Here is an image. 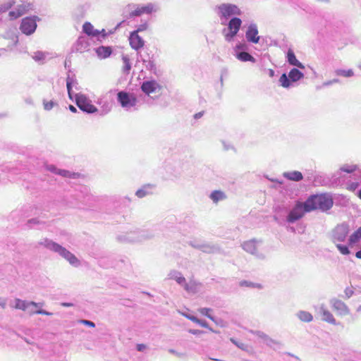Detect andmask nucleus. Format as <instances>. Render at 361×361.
<instances>
[{
	"mask_svg": "<svg viewBox=\"0 0 361 361\" xmlns=\"http://www.w3.org/2000/svg\"><path fill=\"white\" fill-rule=\"evenodd\" d=\"M214 11L219 16L222 25H227L228 32L225 33L226 29H224L223 33L226 41L230 42L233 40L234 37L239 32L242 20L237 16L242 15V11L240 8L233 4L223 3L217 5Z\"/></svg>",
	"mask_w": 361,
	"mask_h": 361,
	"instance_id": "f257e3e1",
	"label": "nucleus"
},
{
	"mask_svg": "<svg viewBox=\"0 0 361 361\" xmlns=\"http://www.w3.org/2000/svg\"><path fill=\"white\" fill-rule=\"evenodd\" d=\"M305 202L310 212L317 209L327 212L334 205L332 197L327 193L311 195Z\"/></svg>",
	"mask_w": 361,
	"mask_h": 361,
	"instance_id": "f03ea898",
	"label": "nucleus"
},
{
	"mask_svg": "<svg viewBox=\"0 0 361 361\" xmlns=\"http://www.w3.org/2000/svg\"><path fill=\"white\" fill-rule=\"evenodd\" d=\"M39 245L44 246L45 248L59 254L61 257L66 259L70 264L75 267H78L80 265L79 259L68 251L66 247L59 245V243L49 239L44 238L38 243Z\"/></svg>",
	"mask_w": 361,
	"mask_h": 361,
	"instance_id": "7ed1b4c3",
	"label": "nucleus"
},
{
	"mask_svg": "<svg viewBox=\"0 0 361 361\" xmlns=\"http://www.w3.org/2000/svg\"><path fill=\"white\" fill-rule=\"evenodd\" d=\"M154 236L152 232L149 231L140 230L131 231L124 235H118L117 240L123 243H136L142 242L152 238Z\"/></svg>",
	"mask_w": 361,
	"mask_h": 361,
	"instance_id": "20e7f679",
	"label": "nucleus"
},
{
	"mask_svg": "<svg viewBox=\"0 0 361 361\" xmlns=\"http://www.w3.org/2000/svg\"><path fill=\"white\" fill-rule=\"evenodd\" d=\"M307 212H310V211H307L305 202L297 201L293 209L289 211L286 216V221L289 224H294L302 219L305 214Z\"/></svg>",
	"mask_w": 361,
	"mask_h": 361,
	"instance_id": "39448f33",
	"label": "nucleus"
},
{
	"mask_svg": "<svg viewBox=\"0 0 361 361\" xmlns=\"http://www.w3.org/2000/svg\"><path fill=\"white\" fill-rule=\"evenodd\" d=\"M304 78V73L297 68H293L288 73H283L279 78L280 85L284 88H289L291 82H295Z\"/></svg>",
	"mask_w": 361,
	"mask_h": 361,
	"instance_id": "423d86ee",
	"label": "nucleus"
},
{
	"mask_svg": "<svg viewBox=\"0 0 361 361\" xmlns=\"http://www.w3.org/2000/svg\"><path fill=\"white\" fill-rule=\"evenodd\" d=\"M188 245L195 249L201 250L207 254H215L221 252V248L218 245L210 243L200 242L197 240H190Z\"/></svg>",
	"mask_w": 361,
	"mask_h": 361,
	"instance_id": "0eeeda50",
	"label": "nucleus"
},
{
	"mask_svg": "<svg viewBox=\"0 0 361 361\" xmlns=\"http://www.w3.org/2000/svg\"><path fill=\"white\" fill-rule=\"evenodd\" d=\"M75 104L83 112L91 114L98 111L97 108L92 104L91 101L82 94H75Z\"/></svg>",
	"mask_w": 361,
	"mask_h": 361,
	"instance_id": "6e6552de",
	"label": "nucleus"
},
{
	"mask_svg": "<svg viewBox=\"0 0 361 361\" xmlns=\"http://www.w3.org/2000/svg\"><path fill=\"white\" fill-rule=\"evenodd\" d=\"M39 20V18L36 16L23 18L20 25V31L26 35L33 34L37 27V20Z\"/></svg>",
	"mask_w": 361,
	"mask_h": 361,
	"instance_id": "1a4fd4ad",
	"label": "nucleus"
},
{
	"mask_svg": "<svg viewBox=\"0 0 361 361\" xmlns=\"http://www.w3.org/2000/svg\"><path fill=\"white\" fill-rule=\"evenodd\" d=\"M117 100L121 106L126 109L135 106L137 102L133 94L123 90L117 93Z\"/></svg>",
	"mask_w": 361,
	"mask_h": 361,
	"instance_id": "9d476101",
	"label": "nucleus"
},
{
	"mask_svg": "<svg viewBox=\"0 0 361 361\" xmlns=\"http://www.w3.org/2000/svg\"><path fill=\"white\" fill-rule=\"evenodd\" d=\"M349 226L346 224L338 225L332 231V240L334 243L344 242L349 233Z\"/></svg>",
	"mask_w": 361,
	"mask_h": 361,
	"instance_id": "9b49d317",
	"label": "nucleus"
},
{
	"mask_svg": "<svg viewBox=\"0 0 361 361\" xmlns=\"http://www.w3.org/2000/svg\"><path fill=\"white\" fill-rule=\"evenodd\" d=\"M261 243V241H257L255 239H252L248 241H245L242 244L243 249L248 253L255 256L257 259H264L265 255L258 252L257 249V243Z\"/></svg>",
	"mask_w": 361,
	"mask_h": 361,
	"instance_id": "f8f14e48",
	"label": "nucleus"
},
{
	"mask_svg": "<svg viewBox=\"0 0 361 361\" xmlns=\"http://www.w3.org/2000/svg\"><path fill=\"white\" fill-rule=\"evenodd\" d=\"M258 28L255 23L248 25L245 32V37L248 42L257 44L259 42L260 36L258 35Z\"/></svg>",
	"mask_w": 361,
	"mask_h": 361,
	"instance_id": "ddd939ff",
	"label": "nucleus"
},
{
	"mask_svg": "<svg viewBox=\"0 0 361 361\" xmlns=\"http://www.w3.org/2000/svg\"><path fill=\"white\" fill-rule=\"evenodd\" d=\"M140 89L145 94L149 96L151 93L159 91L161 86L154 80H145L142 83Z\"/></svg>",
	"mask_w": 361,
	"mask_h": 361,
	"instance_id": "4468645a",
	"label": "nucleus"
},
{
	"mask_svg": "<svg viewBox=\"0 0 361 361\" xmlns=\"http://www.w3.org/2000/svg\"><path fill=\"white\" fill-rule=\"evenodd\" d=\"M330 304L333 310L336 311L339 315L345 316L350 313L348 307L345 303L338 299L332 298L330 300Z\"/></svg>",
	"mask_w": 361,
	"mask_h": 361,
	"instance_id": "2eb2a0df",
	"label": "nucleus"
},
{
	"mask_svg": "<svg viewBox=\"0 0 361 361\" xmlns=\"http://www.w3.org/2000/svg\"><path fill=\"white\" fill-rule=\"evenodd\" d=\"M157 9L153 4L149 3L145 6H137V8L129 13L128 18H134L135 16H140L143 13L150 14Z\"/></svg>",
	"mask_w": 361,
	"mask_h": 361,
	"instance_id": "dca6fc26",
	"label": "nucleus"
},
{
	"mask_svg": "<svg viewBox=\"0 0 361 361\" xmlns=\"http://www.w3.org/2000/svg\"><path fill=\"white\" fill-rule=\"evenodd\" d=\"M129 42L131 48L137 51L145 45L144 39L135 32L130 33Z\"/></svg>",
	"mask_w": 361,
	"mask_h": 361,
	"instance_id": "f3484780",
	"label": "nucleus"
},
{
	"mask_svg": "<svg viewBox=\"0 0 361 361\" xmlns=\"http://www.w3.org/2000/svg\"><path fill=\"white\" fill-rule=\"evenodd\" d=\"M286 61L290 66H295L300 69H305V66L295 56V54L292 49H288L286 53Z\"/></svg>",
	"mask_w": 361,
	"mask_h": 361,
	"instance_id": "a211bd4d",
	"label": "nucleus"
},
{
	"mask_svg": "<svg viewBox=\"0 0 361 361\" xmlns=\"http://www.w3.org/2000/svg\"><path fill=\"white\" fill-rule=\"evenodd\" d=\"M183 315L187 319H190V321L200 325L201 326L208 329L210 331H212L216 334L219 333V331H214L212 328H211L205 320L200 319L197 317L190 314L183 313Z\"/></svg>",
	"mask_w": 361,
	"mask_h": 361,
	"instance_id": "6ab92c4d",
	"label": "nucleus"
},
{
	"mask_svg": "<svg viewBox=\"0 0 361 361\" xmlns=\"http://www.w3.org/2000/svg\"><path fill=\"white\" fill-rule=\"evenodd\" d=\"M89 46L87 39L85 37H80L75 43V49L78 52L82 53L88 50Z\"/></svg>",
	"mask_w": 361,
	"mask_h": 361,
	"instance_id": "aec40b11",
	"label": "nucleus"
},
{
	"mask_svg": "<svg viewBox=\"0 0 361 361\" xmlns=\"http://www.w3.org/2000/svg\"><path fill=\"white\" fill-rule=\"evenodd\" d=\"M97 56L99 59H106L112 54V49L111 47L100 46L94 49Z\"/></svg>",
	"mask_w": 361,
	"mask_h": 361,
	"instance_id": "412c9836",
	"label": "nucleus"
},
{
	"mask_svg": "<svg viewBox=\"0 0 361 361\" xmlns=\"http://www.w3.org/2000/svg\"><path fill=\"white\" fill-rule=\"evenodd\" d=\"M283 176L287 180L295 182H299L303 179L302 173L298 171L284 172Z\"/></svg>",
	"mask_w": 361,
	"mask_h": 361,
	"instance_id": "4be33fe9",
	"label": "nucleus"
},
{
	"mask_svg": "<svg viewBox=\"0 0 361 361\" xmlns=\"http://www.w3.org/2000/svg\"><path fill=\"white\" fill-rule=\"evenodd\" d=\"M320 313L322 314V319L331 324H336V319H334L333 314L326 310L324 305H322L320 307Z\"/></svg>",
	"mask_w": 361,
	"mask_h": 361,
	"instance_id": "5701e85b",
	"label": "nucleus"
},
{
	"mask_svg": "<svg viewBox=\"0 0 361 361\" xmlns=\"http://www.w3.org/2000/svg\"><path fill=\"white\" fill-rule=\"evenodd\" d=\"M32 305H37L35 304V302H33V301L27 302L26 300H20L18 298H16L15 300L14 307L16 309L26 311L27 310H29L30 307H32Z\"/></svg>",
	"mask_w": 361,
	"mask_h": 361,
	"instance_id": "b1692460",
	"label": "nucleus"
},
{
	"mask_svg": "<svg viewBox=\"0 0 361 361\" xmlns=\"http://www.w3.org/2000/svg\"><path fill=\"white\" fill-rule=\"evenodd\" d=\"M168 279L175 280L179 285H183L185 278L177 270H171L168 274Z\"/></svg>",
	"mask_w": 361,
	"mask_h": 361,
	"instance_id": "393cba45",
	"label": "nucleus"
},
{
	"mask_svg": "<svg viewBox=\"0 0 361 361\" xmlns=\"http://www.w3.org/2000/svg\"><path fill=\"white\" fill-rule=\"evenodd\" d=\"M235 57L243 62L250 61L255 63L256 59L247 51H236L235 54Z\"/></svg>",
	"mask_w": 361,
	"mask_h": 361,
	"instance_id": "a878e982",
	"label": "nucleus"
},
{
	"mask_svg": "<svg viewBox=\"0 0 361 361\" xmlns=\"http://www.w3.org/2000/svg\"><path fill=\"white\" fill-rule=\"evenodd\" d=\"M154 185L147 184L143 185L140 189L137 190L135 192V195L139 198H142L148 195H150L152 193V192L150 190Z\"/></svg>",
	"mask_w": 361,
	"mask_h": 361,
	"instance_id": "bb28decb",
	"label": "nucleus"
},
{
	"mask_svg": "<svg viewBox=\"0 0 361 361\" xmlns=\"http://www.w3.org/2000/svg\"><path fill=\"white\" fill-rule=\"evenodd\" d=\"M209 197L214 203H217L219 201L226 199V195L221 190H214L211 192Z\"/></svg>",
	"mask_w": 361,
	"mask_h": 361,
	"instance_id": "cd10ccee",
	"label": "nucleus"
},
{
	"mask_svg": "<svg viewBox=\"0 0 361 361\" xmlns=\"http://www.w3.org/2000/svg\"><path fill=\"white\" fill-rule=\"evenodd\" d=\"M148 59L145 57L142 58V61L143 63H145L146 68L149 71H150L152 73H153L155 75H158L157 73V68L156 67V65L153 61L149 60V54H147Z\"/></svg>",
	"mask_w": 361,
	"mask_h": 361,
	"instance_id": "c85d7f7f",
	"label": "nucleus"
},
{
	"mask_svg": "<svg viewBox=\"0 0 361 361\" xmlns=\"http://www.w3.org/2000/svg\"><path fill=\"white\" fill-rule=\"evenodd\" d=\"M298 319L304 322H310L313 320V316L309 312L300 310L297 313Z\"/></svg>",
	"mask_w": 361,
	"mask_h": 361,
	"instance_id": "c756f323",
	"label": "nucleus"
},
{
	"mask_svg": "<svg viewBox=\"0 0 361 361\" xmlns=\"http://www.w3.org/2000/svg\"><path fill=\"white\" fill-rule=\"evenodd\" d=\"M57 175L61 176L65 178L76 179L80 177V173L75 172H71L65 169H59L57 171Z\"/></svg>",
	"mask_w": 361,
	"mask_h": 361,
	"instance_id": "7c9ffc66",
	"label": "nucleus"
},
{
	"mask_svg": "<svg viewBox=\"0 0 361 361\" xmlns=\"http://www.w3.org/2000/svg\"><path fill=\"white\" fill-rule=\"evenodd\" d=\"M32 58L36 62L44 63L46 58V54L43 51H37L33 53V55H32Z\"/></svg>",
	"mask_w": 361,
	"mask_h": 361,
	"instance_id": "2f4dec72",
	"label": "nucleus"
},
{
	"mask_svg": "<svg viewBox=\"0 0 361 361\" xmlns=\"http://www.w3.org/2000/svg\"><path fill=\"white\" fill-rule=\"evenodd\" d=\"M198 311L201 314L206 316L207 318H209V319H211L212 321H213L217 324V322H216L215 317L209 314V312L212 311V310L211 308L202 307V308H200L198 310Z\"/></svg>",
	"mask_w": 361,
	"mask_h": 361,
	"instance_id": "473e14b6",
	"label": "nucleus"
},
{
	"mask_svg": "<svg viewBox=\"0 0 361 361\" xmlns=\"http://www.w3.org/2000/svg\"><path fill=\"white\" fill-rule=\"evenodd\" d=\"M336 74L338 76H343L345 78L352 77L354 73L351 69L349 70H343V69H337L335 71Z\"/></svg>",
	"mask_w": 361,
	"mask_h": 361,
	"instance_id": "72a5a7b5",
	"label": "nucleus"
},
{
	"mask_svg": "<svg viewBox=\"0 0 361 361\" xmlns=\"http://www.w3.org/2000/svg\"><path fill=\"white\" fill-rule=\"evenodd\" d=\"M122 60L124 63L123 71L125 73H128L131 69V64L130 62V59L128 56L123 55L122 56Z\"/></svg>",
	"mask_w": 361,
	"mask_h": 361,
	"instance_id": "f704fd0d",
	"label": "nucleus"
},
{
	"mask_svg": "<svg viewBox=\"0 0 361 361\" xmlns=\"http://www.w3.org/2000/svg\"><path fill=\"white\" fill-rule=\"evenodd\" d=\"M14 4L15 1L13 0H9L6 2H4L0 4V11L1 13L6 12L14 5Z\"/></svg>",
	"mask_w": 361,
	"mask_h": 361,
	"instance_id": "c9c22d12",
	"label": "nucleus"
},
{
	"mask_svg": "<svg viewBox=\"0 0 361 361\" xmlns=\"http://www.w3.org/2000/svg\"><path fill=\"white\" fill-rule=\"evenodd\" d=\"M73 78L68 75L66 78V87L68 96L72 99V87H73Z\"/></svg>",
	"mask_w": 361,
	"mask_h": 361,
	"instance_id": "e433bc0d",
	"label": "nucleus"
},
{
	"mask_svg": "<svg viewBox=\"0 0 361 361\" xmlns=\"http://www.w3.org/2000/svg\"><path fill=\"white\" fill-rule=\"evenodd\" d=\"M94 27L90 22H85L82 25V31L88 36L93 32Z\"/></svg>",
	"mask_w": 361,
	"mask_h": 361,
	"instance_id": "4c0bfd02",
	"label": "nucleus"
},
{
	"mask_svg": "<svg viewBox=\"0 0 361 361\" xmlns=\"http://www.w3.org/2000/svg\"><path fill=\"white\" fill-rule=\"evenodd\" d=\"M8 336L13 341L16 340V338L20 337L22 339H23L28 344H33V342H32L30 340L27 339V338H23L20 336L19 334L16 333L15 331H8Z\"/></svg>",
	"mask_w": 361,
	"mask_h": 361,
	"instance_id": "58836bf2",
	"label": "nucleus"
},
{
	"mask_svg": "<svg viewBox=\"0 0 361 361\" xmlns=\"http://www.w3.org/2000/svg\"><path fill=\"white\" fill-rule=\"evenodd\" d=\"M336 247L338 248V250H339V252L342 255H348L350 253V250L347 245L339 244V243L336 244Z\"/></svg>",
	"mask_w": 361,
	"mask_h": 361,
	"instance_id": "ea45409f",
	"label": "nucleus"
},
{
	"mask_svg": "<svg viewBox=\"0 0 361 361\" xmlns=\"http://www.w3.org/2000/svg\"><path fill=\"white\" fill-rule=\"evenodd\" d=\"M268 346H270V347H274V345H277V346H280L281 345V343L277 341H275L274 339H272L271 338H270L269 336H267V337L266 338V339L264 340V341Z\"/></svg>",
	"mask_w": 361,
	"mask_h": 361,
	"instance_id": "a19ab883",
	"label": "nucleus"
},
{
	"mask_svg": "<svg viewBox=\"0 0 361 361\" xmlns=\"http://www.w3.org/2000/svg\"><path fill=\"white\" fill-rule=\"evenodd\" d=\"M240 286H245V287H250V288H256V287L260 288L261 287L260 284L254 283L252 282L245 281V280L240 282Z\"/></svg>",
	"mask_w": 361,
	"mask_h": 361,
	"instance_id": "79ce46f5",
	"label": "nucleus"
},
{
	"mask_svg": "<svg viewBox=\"0 0 361 361\" xmlns=\"http://www.w3.org/2000/svg\"><path fill=\"white\" fill-rule=\"evenodd\" d=\"M41 222L39 221L37 218H33L29 219L26 223V226L27 228H33L35 225H39Z\"/></svg>",
	"mask_w": 361,
	"mask_h": 361,
	"instance_id": "37998d69",
	"label": "nucleus"
},
{
	"mask_svg": "<svg viewBox=\"0 0 361 361\" xmlns=\"http://www.w3.org/2000/svg\"><path fill=\"white\" fill-rule=\"evenodd\" d=\"M356 166L355 165H344L343 166H342L341 168V171H343V172H345V173H351L354 171H355L356 170Z\"/></svg>",
	"mask_w": 361,
	"mask_h": 361,
	"instance_id": "c03bdc74",
	"label": "nucleus"
},
{
	"mask_svg": "<svg viewBox=\"0 0 361 361\" xmlns=\"http://www.w3.org/2000/svg\"><path fill=\"white\" fill-rule=\"evenodd\" d=\"M360 239L361 238H360V236L355 231L353 233H352L350 235L349 245H353L355 244L356 243H357Z\"/></svg>",
	"mask_w": 361,
	"mask_h": 361,
	"instance_id": "a18cd8bd",
	"label": "nucleus"
},
{
	"mask_svg": "<svg viewBox=\"0 0 361 361\" xmlns=\"http://www.w3.org/2000/svg\"><path fill=\"white\" fill-rule=\"evenodd\" d=\"M43 105L44 108L47 111L51 110L55 105H56V103L54 101L51 100L49 102H47L46 100H43Z\"/></svg>",
	"mask_w": 361,
	"mask_h": 361,
	"instance_id": "49530a36",
	"label": "nucleus"
},
{
	"mask_svg": "<svg viewBox=\"0 0 361 361\" xmlns=\"http://www.w3.org/2000/svg\"><path fill=\"white\" fill-rule=\"evenodd\" d=\"M247 45L245 43H238L235 47V51H247Z\"/></svg>",
	"mask_w": 361,
	"mask_h": 361,
	"instance_id": "de8ad7c7",
	"label": "nucleus"
},
{
	"mask_svg": "<svg viewBox=\"0 0 361 361\" xmlns=\"http://www.w3.org/2000/svg\"><path fill=\"white\" fill-rule=\"evenodd\" d=\"M8 16H9L11 20H16V19L18 18L19 17H20V13H18L16 10H14V11H11L8 13Z\"/></svg>",
	"mask_w": 361,
	"mask_h": 361,
	"instance_id": "09e8293b",
	"label": "nucleus"
},
{
	"mask_svg": "<svg viewBox=\"0 0 361 361\" xmlns=\"http://www.w3.org/2000/svg\"><path fill=\"white\" fill-rule=\"evenodd\" d=\"M148 25L147 23H145L143 24L140 25L135 30H133V32H135L137 34H138L140 32L145 31L147 29Z\"/></svg>",
	"mask_w": 361,
	"mask_h": 361,
	"instance_id": "8fccbe9b",
	"label": "nucleus"
},
{
	"mask_svg": "<svg viewBox=\"0 0 361 361\" xmlns=\"http://www.w3.org/2000/svg\"><path fill=\"white\" fill-rule=\"evenodd\" d=\"M360 184L359 181L352 182L348 185V189L354 191L359 187Z\"/></svg>",
	"mask_w": 361,
	"mask_h": 361,
	"instance_id": "3c124183",
	"label": "nucleus"
},
{
	"mask_svg": "<svg viewBox=\"0 0 361 361\" xmlns=\"http://www.w3.org/2000/svg\"><path fill=\"white\" fill-rule=\"evenodd\" d=\"M231 342L235 344L238 348H239L240 349H242V350H245V347H246V345L243 343H241V342H238L236 341L235 339L233 338H231Z\"/></svg>",
	"mask_w": 361,
	"mask_h": 361,
	"instance_id": "603ef678",
	"label": "nucleus"
},
{
	"mask_svg": "<svg viewBox=\"0 0 361 361\" xmlns=\"http://www.w3.org/2000/svg\"><path fill=\"white\" fill-rule=\"evenodd\" d=\"M80 323H81L85 326H87L89 327H94L95 326V324L90 320L81 319V320H80Z\"/></svg>",
	"mask_w": 361,
	"mask_h": 361,
	"instance_id": "864d4df0",
	"label": "nucleus"
},
{
	"mask_svg": "<svg viewBox=\"0 0 361 361\" xmlns=\"http://www.w3.org/2000/svg\"><path fill=\"white\" fill-rule=\"evenodd\" d=\"M16 11L18 13H20V16H23L25 13L26 8H25V6L24 5L21 4V5H18L16 7Z\"/></svg>",
	"mask_w": 361,
	"mask_h": 361,
	"instance_id": "5fc2aeb1",
	"label": "nucleus"
},
{
	"mask_svg": "<svg viewBox=\"0 0 361 361\" xmlns=\"http://www.w3.org/2000/svg\"><path fill=\"white\" fill-rule=\"evenodd\" d=\"M254 334H255L257 336H258L259 338H262L264 341L266 339V338L267 337L268 335H267L266 334H264V332L262 331H256L255 332H252Z\"/></svg>",
	"mask_w": 361,
	"mask_h": 361,
	"instance_id": "6e6d98bb",
	"label": "nucleus"
},
{
	"mask_svg": "<svg viewBox=\"0 0 361 361\" xmlns=\"http://www.w3.org/2000/svg\"><path fill=\"white\" fill-rule=\"evenodd\" d=\"M35 312L37 314H43V315H47V316H50V315L53 314L52 312L46 311V310H42V309H38V310H37V311Z\"/></svg>",
	"mask_w": 361,
	"mask_h": 361,
	"instance_id": "4d7b16f0",
	"label": "nucleus"
},
{
	"mask_svg": "<svg viewBox=\"0 0 361 361\" xmlns=\"http://www.w3.org/2000/svg\"><path fill=\"white\" fill-rule=\"evenodd\" d=\"M344 292L346 298H350L354 293V291L348 287L345 289Z\"/></svg>",
	"mask_w": 361,
	"mask_h": 361,
	"instance_id": "13d9d810",
	"label": "nucleus"
},
{
	"mask_svg": "<svg viewBox=\"0 0 361 361\" xmlns=\"http://www.w3.org/2000/svg\"><path fill=\"white\" fill-rule=\"evenodd\" d=\"M47 169L51 172V173H54L55 174H57V171L59 170V169H57L54 165H48L47 166Z\"/></svg>",
	"mask_w": 361,
	"mask_h": 361,
	"instance_id": "bf43d9fd",
	"label": "nucleus"
},
{
	"mask_svg": "<svg viewBox=\"0 0 361 361\" xmlns=\"http://www.w3.org/2000/svg\"><path fill=\"white\" fill-rule=\"evenodd\" d=\"M188 332L193 335H200V334H202L204 333V331L199 330V329H189Z\"/></svg>",
	"mask_w": 361,
	"mask_h": 361,
	"instance_id": "052dcab7",
	"label": "nucleus"
},
{
	"mask_svg": "<svg viewBox=\"0 0 361 361\" xmlns=\"http://www.w3.org/2000/svg\"><path fill=\"white\" fill-rule=\"evenodd\" d=\"M339 82V80H338V79H337V78H334V79H333V80H328V81H326V82H324V84H323V85H324V86H329V85H333V84H334V83H337V82Z\"/></svg>",
	"mask_w": 361,
	"mask_h": 361,
	"instance_id": "680f3d73",
	"label": "nucleus"
},
{
	"mask_svg": "<svg viewBox=\"0 0 361 361\" xmlns=\"http://www.w3.org/2000/svg\"><path fill=\"white\" fill-rule=\"evenodd\" d=\"M90 36L97 37L98 40H102L100 39V31L98 30H95L94 28L93 29V32H92V34H90Z\"/></svg>",
	"mask_w": 361,
	"mask_h": 361,
	"instance_id": "e2e57ef3",
	"label": "nucleus"
},
{
	"mask_svg": "<svg viewBox=\"0 0 361 361\" xmlns=\"http://www.w3.org/2000/svg\"><path fill=\"white\" fill-rule=\"evenodd\" d=\"M146 348V345L143 343L137 344L136 345V350L139 352H142Z\"/></svg>",
	"mask_w": 361,
	"mask_h": 361,
	"instance_id": "0e129e2a",
	"label": "nucleus"
},
{
	"mask_svg": "<svg viewBox=\"0 0 361 361\" xmlns=\"http://www.w3.org/2000/svg\"><path fill=\"white\" fill-rule=\"evenodd\" d=\"M354 176H355V178L357 179V180L361 184V170L357 171Z\"/></svg>",
	"mask_w": 361,
	"mask_h": 361,
	"instance_id": "69168bd1",
	"label": "nucleus"
},
{
	"mask_svg": "<svg viewBox=\"0 0 361 361\" xmlns=\"http://www.w3.org/2000/svg\"><path fill=\"white\" fill-rule=\"evenodd\" d=\"M61 305L64 307H73L74 306V304L72 303V302H61Z\"/></svg>",
	"mask_w": 361,
	"mask_h": 361,
	"instance_id": "338daca9",
	"label": "nucleus"
},
{
	"mask_svg": "<svg viewBox=\"0 0 361 361\" xmlns=\"http://www.w3.org/2000/svg\"><path fill=\"white\" fill-rule=\"evenodd\" d=\"M203 114H204V111L198 112L194 115V118L195 119H199L203 116Z\"/></svg>",
	"mask_w": 361,
	"mask_h": 361,
	"instance_id": "774afa93",
	"label": "nucleus"
}]
</instances>
